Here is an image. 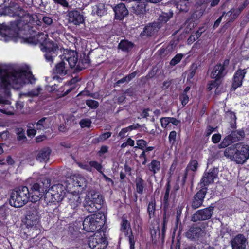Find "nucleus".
Masks as SVG:
<instances>
[{
	"label": "nucleus",
	"mask_w": 249,
	"mask_h": 249,
	"mask_svg": "<svg viewBox=\"0 0 249 249\" xmlns=\"http://www.w3.org/2000/svg\"><path fill=\"white\" fill-rule=\"evenodd\" d=\"M111 135V132H106V133H104L102 134H101L98 138H97V140H98V142H101V141H103L105 140H106L109 137H110Z\"/></svg>",
	"instance_id": "nucleus-53"
},
{
	"label": "nucleus",
	"mask_w": 249,
	"mask_h": 249,
	"mask_svg": "<svg viewBox=\"0 0 249 249\" xmlns=\"http://www.w3.org/2000/svg\"><path fill=\"white\" fill-rule=\"evenodd\" d=\"M173 15V11H169L167 13H162L159 17L158 23H165L170 19Z\"/></svg>",
	"instance_id": "nucleus-31"
},
{
	"label": "nucleus",
	"mask_w": 249,
	"mask_h": 249,
	"mask_svg": "<svg viewBox=\"0 0 249 249\" xmlns=\"http://www.w3.org/2000/svg\"><path fill=\"white\" fill-rule=\"evenodd\" d=\"M177 133L175 131H171L169 135V142L172 144H174L176 141Z\"/></svg>",
	"instance_id": "nucleus-52"
},
{
	"label": "nucleus",
	"mask_w": 249,
	"mask_h": 249,
	"mask_svg": "<svg viewBox=\"0 0 249 249\" xmlns=\"http://www.w3.org/2000/svg\"><path fill=\"white\" fill-rule=\"evenodd\" d=\"M229 60L226 59L224 61L222 64H219L215 65L211 73V77L213 79H215L216 80H218L223 77H224L226 74V71L225 68L229 64Z\"/></svg>",
	"instance_id": "nucleus-14"
},
{
	"label": "nucleus",
	"mask_w": 249,
	"mask_h": 249,
	"mask_svg": "<svg viewBox=\"0 0 249 249\" xmlns=\"http://www.w3.org/2000/svg\"><path fill=\"white\" fill-rule=\"evenodd\" d=\"M224 155L237 164H243L249 159V145L238 143L226 148Z\"/></svg>",
	"instance_id": "nucleus-4"
},
{
	"label": "nucleus",
	"mask_w": 249,
	"mask_h": 249,
	"mask_svg": "<svg viewBox=\"0 0 249 249\" xmlns=\"http://www.w3.org/2000/svg\"><path fill=\"white\" fill-rule=\"evenodd\" d=\"M218 81L215 80L214 81H212L209 86L208 89L209 90H211L214 87H216L218 86Z\"/></svg>",
	"instance_id": "nucleus-64"
},
{
	"label": "nucleus",
	"mask_w": 249,
	"mask_h": 249,
	"mask_svg": "<svg viewBox=\"0 0 249 249\" xmlns=\"http://www.w3.org/2000/svg\"><path fill=\"white\" fill-rule=\"evenodd\" d=\"M156 210V201L155 199H152L149 202L147 207V212L150 218L155 216V212Z\"/></svg>",
	"instance_id": "nucleus-32"
},
{
	"label": "nucleus",
	"mask_w": 249,
	"mask_h": 249,
	"mask_svg": "<svg viewBox=\"0 0 249 249\" xmlns=\"http://www.w3.org/2000/svg\"><path fill=\"white\" fill-rule=\"evenodd\" d=\"M2 14L11 17H18L19 19L11 22L10 25L0 24V34L7 36L11 30L16 31L24 29L28 23L33 21V16L23 10L17 3L10 2L9 5L4 8Z\"/></svg>",
	"instance_id": "nucleus-2"
},
{
	"label": "nucleus",
	"mask_w": 249,
	"mask_h": 249,
	"mask_svg": "<svg viewBox=\"0 0 249 249\" xmlns=\"http://www.w3.org/2000/svg\"><path fill=\"white\" fill-rule=\"evenodd\" d=\"M48 35L44 33H39L36 36V41L40 43L42 46L44 43L48 40L47 39Z\"/></svg>",
	"instance_id": "nucleus-38"
},
{
	"label": "nucleus",
	"mask_w": 249,
	"mask_h": 249,
	"mask_svg": "<svg viewBox=\"0 0 249 249\" xmlns=\"http://www.w3.org/2000/svg\"><path fill=\"white\" fill-rule=\"evenodd\" d=\"M218 172L217 168H213L209 169L207 172L205 173L200 183L201 188L206 187V186L213 182L214 179L217 176Z\"/></svg>",
	"instance_id": "nucleus-16"
},
{
	"label": "nucleus",
	"mask_w": 249,
	"mask_h": 249,
	"mask_svg": "<svg viewBox=\"0 0 249 249\" xmlns=\"http://www.w3.org/2000/svg\"><path fill=\"white\" fill-rule=\"evenodd\" d=\"M91 13L93 15L101 17L107 14V9L105 5L102 3H99L92 7Z\"/></svg>",
	"instance_id": "nucleus-25"
},
{
	"label": "nucleus",
	"mask_w": 249,
	"mask_h": 249,
	"mask_svg": "<svg viewBox=\"0 0 249 249\" xmlns=\"http://www.w3.org/2000/svg\"><path fill=\"white\" fill-rule=\"evenodd\" d=\"M77 53L76 52L71 50H64V54L63 55V58L62 60H66L68 59H70L71 58H72L74 56L77 55Z\"/></svg>",
	"instance_id": "nucleus-37"
},
{
	"label": "nucleus",
	"mask_w": 249,
	"mask_h": 249,
	"mask_svg": "<svg viewBox=\"0 0 249 249\" xmlns=\"http://www.w3.org/2000/svg\"><path fill=\"white\" fill-rule=\"evenodd\" d=\"M147 142L141 139L137 141V146L135 147V148H138L142 150H143L144 148L146 146Z\"/></svg>",
	"instance_id": "nucleus-48"
},
{
	"label": "nucleus",
	"mask_w": 249,
	"mask_h": 249,
	"mask_svg": "<svg viewBox=\"0 0 249 249\" xmlns=\"http://www.w3.org/2000/svg\"><path fill=\"white\" fill-rule=\"evenodd\" d=\"M89 164L90 165L91 168L92 167L94 168L101 174L103 173L102 171V166L100 163H99L96 161H91L89 162Z\"/></svg>",
	"instance_id": "nucleus-45"
},
{
	"label": "nucleus",
	"mask_w": 249,
	"mask_h": 249,
	"mask_svg": "<svg viewBox=\"0 0 249 249\" xmlns=\"http://www.w3.org/2000/svg\"><path fill=\"white\" fill-rule=\"evenodd\" d=\"M128 131H129V130H128V129L126 127L124 128L119 133L118 136H119L121 139H123L127 136L126 133Z\"/></svg>",
	"instance_id": "nucleus-58"
},
{
	"label": "nucleus",
	"mask_w": 249,
	"mask_h": 249,
	"mask_svg": "<svg viewBox=\"0 0 249 249\" xmlns=\"http://www.w3.org/2000/svg\"><path fill=\"white\" fill-rule=\"evenodd\" d=\"M207 190L206 187L201 188L194 195L191 202V207L193 209H196L202 205Z\"/></svg>",
	"instance_id": "nucleus-17"
},
{
	"label": "nucleus",
	"mask_w": 249,
	"mask_h": 249,
	"mask_svg": "<svg viewBox=\"0 0 249 249\" xmlns=\"http://www.w3.org/2000/svg\"><path fill=\"white\" fill-rule=\"evenodd\" d=\"M67 17L68 22L75 26H79L85 21L83 14L76 9L68 11Z\"/></svg>",
	"instance_id": "nucleus-12"
},
{
	"label": "nucleus",
	"mask_w": 249,
	"mask_h": 249,
	"mask_svg": "<svg viewBox=\"0 0 249 249\" xmlns=\"http://www.w3.org/2000/svg\"><path fill=\"white\" fill-rule=\"evenodd\" d=\"M77 164L78 166L81 168L82 169H85L89 172L92 171V168H91L90 165L89 164H83L78 162L77 163Z\"/></svg>",
	"instance_id": "nucleus-55"
},
{
	"label": "nucleus",
	"mask_w": 249,
	"mask_h": 249,
	"mask_svg": "<svg viewBox=\"0 0 249 249\" xmlns=\"http://www.w3.org/2000/svg\"><path fill=\"white\" fill-rule=\"evenodd\" d=\"M247 69H239L234 74L231 89L235 90L242 85L243 80L247 73Z\"/></svg>",
	"instance_id": "nucleus-19"
},
{
	"label": "nucleus",
	"mask_w": 249,
	"mask_h": 249,
	"mask_svg": "<svg viewBox=\"0 0 249 249\" xmlns=\"http://www.w3.org/2000/svg\"><path fill=\"white\" fill-rule=\"evenodd\" d=\"M133 47V44L127 40H122L119 44V48L123 51H128Z\"/></svg>",
	"instance_id": "nucleus-33"
},
{
	"label": "nucleus",
	"mask_w": 249,
	"mask_h": 249,
	"mask_svg": "<svg viewBox=\"0 0 249 249\" xmlns=\"http://www.w3.org/2000/svg\"><path fill=\"white\" fill-rule=\"evenodd\" d=\"M113 10L115 12V18L117 19L122 20L128 14V11L125 5L121 3L115 6Z\"/></svg>",
	"instance_id": "nucleus-22"
},
{
	"label": "nucleus",
	"mask_w": 249,
	"mask_h": 249,
	"mask_svg": "<svg viewBox=\"0 0 249 249\" xmlns=\"http://www.w3.org/2000/svg\"><path fill=\"white\" fill-rule=\"evenodd\" d=\"M103 203V197L99 193L94 191L89 192L86 195L83 202V206L86 211L94 213L99 209Z\"/></svg>",
	"instance_id": "nucleus-6"
},
{
	"label": "nucleus",
	"mask_w": 249,
	"mask_h": 249,
	"mask_svg": "<svg viewBox=\"0 0 249 249\" xmlns=\"http://www.w3.org/2000/svg\"><path fill=\"white\" fill-rule=\"evenodd\" d=\"M183 57V55L181 53L177 54L170 61V65L175 66L178 63Z\"/></svg>",
	"instance_id": "nucleus-46"
},
{
	"label": "nucleus",
	"mask_w": 249,
	"mask_h": 249,
	"mask_svg": "<svg viewBox=\"0 0 249 249\" xmlns=\"http://www.w3.org/2000/svg\"><path fill=\"white\" fill-rule=\"evenodd\" d=\"M0 112L7 115H12L14 114V108L9 106L7 107H3L2 108H0Z\"/></svg>",
	"instance_id": "nucleus-44"
},
{
	"label": "nucleus",
	"mask_w": 249,
	"mask_h": 249,
	"mask_svg": "<svg viewBox=\"0 0 249 249\" xmlns=\"http://www.w3.org/2000/svg\"><path fill=\"white\" fill-rule=\"evenodd\" d=\"M160 27V24L157 22L149 24L144 28L143 32L141 33L140 36L141 37L151 36L158 32Z\"/></svg>",
	"instance_id": "nucleus-21"
},
{
	"label": "nucleus",
	"mask_w": 249,
	"mask_h": 249,
	"mask_svg": "<svg viewBox=\"0 0 249 249\" xmlns=\"http://www.w3.org/2000/svg\"><path fill=\"white\" fill-rule=\"evenodd\" d=\"M204 235V229L196 225H192L185 233L186 237L193 241L198 240Z\"/></svg>",
	"instance_id": "nucleus-13"
},
{
	"label": "nucleus",
	"mask_w": 249,
	"mask_h": 249,
	"mask_svg": "<svg viewBox=\"0 0 249 249\" xmlns=\"http://www.w3.org/2000/svg\"><path fill=\"white\" fill-rule=\"evenodd\" d=\"M108 147L107 146H102L101 147V149L99 152V155L100 156H102V155L104 154L105 153H107L108 151Z\"/></svg>",
	"instance_id": "nucleus-63"
},
{
	"label": "nucleus",
	"mask_w": 249,
	"mask_h": 249,
	"mask_svg": "<svg viewBox=\"0 0 249 249\" xmlns=\"http://www.w3.org/2000/svg\"><path fill=\"white\" fill-rule=\"evenodd\" d=\"M50 180L48 178H44L41 180L34 183L31 190L34 195L32 196V201H37L39 200L46 192L43 200L47 205L55 204L56 202H59V198L54 196L52 192L48 190V187L50 186Z\"/></svg>",
	"instance_id": "nucleus-3"
},
{
	"label": "nucleus",
	"mask_w": 249,
	"mask_h": 249,
	"mask_svg": "<svg viewBox=\"0 0 249 249\" xmlns=\"http://www.w3.org/2000/svg\"><path fill=\"white\" fill-rule=\"evenodd\" d=\"M162 205L164 210V223H165L166 216V213L169 207V200H163Z\"/></svg>",
	"instance_id": "nucleus-49"
},
{
	"label": "nucleus",
	"mask_w": 249,
	"mask_h": 249,
	"mask_svg": "<svg viewBox=\"0 0 249 249\" xmlns=\"http://www.w3.org/2000/svg\"><path fill=\"white\" fill-rule=\"evenodd\" d=\"M26 224L28 228L36 229L38 227V217L36 213V214L33 213V215L29 213L26 217Z\"/></svg>",
	"instance_id": "nucleus-24"
},
{
	"label": "nucleus",
	"mask_w": 249,
	"mask_h": 249,
	"mask_svg": "<svg viewBox=\"0 0 249 249\" xmlns=\"http://www.w3.org/2000/svg\"><path fill=\"white\" fill-rule=\"evenodd\" d=\"M149 170L152 172L154 174L158 173L160 168V162L153 160L151 161V163L147 165Z\"/></svg>",
	"instance_id": "nucleus-30"
},
{
	"label": "nucleus",
	"mask_w": 249,
	"mask_h": 249,
	"mask_svg": "<svg viewBox=\"0 0 249 249\" xmlns=\"http://www.w3.org/2000/svg\"><path fill=\"white\" fill-rule=\"evenodd\" d=\"M105 217L98 213L85 218L83 222V229L87 232H93L101 228L104 223Z\"/></svg>",
	"instance_id": "nucleus-7"
},
{
	"label": "nucleus",
	"mask_w": 249,
	"mask_h": 249,
	"mask_svg": "<svg viewBox=\"0 0 249 249\" xmlns=\"http://www.w3.org/2000/svg\"><path fill=\"white\" fill-rule=\"evenodd\" d=\"M245 136L243 130L232 131L230 134L225 137L219 144V148H226L231 143L241 140Z\"/></svg>",
	"instance_id": "nucleus-10"
},
{
	"label": "nucleus",
	"mask_w": 249,
	"mask_h": 249,
	"mask_svg": "<svg viewBox=\"0 0 249 249\" xmlns=\"http://www.w3.org/2000/svg\"><path fill=\"white\" fill-rule=\"evenodd\" d=\"M247 244V239L241 234L237 235L231 240L232 249H245Z\"/></svg>",
	"instance_id": "nucleus-20"
},
{
	"label": "nucleus",
	"mask_w": 249,
	"mask_h": 249,
	"mask_svg": "<svg viewBox=\"0 0 249 249\" xmlns=\"http://www.w3.org/2000/svg\"><path fill=\"white\" fill-rule=\"evenodd\" d=\"M42 21L44 24H45L47 26L51 25L53 23V19L51 18L44 16L42 18Z\"/></svg>",
	"instance_id": "nucleus-57"
},
{
	"label": "nucleus",
	"mask_w": 249,
	"mask_h": 249,
	"mask_svg": "<svg viewBox=\"0 0 249 249\" xmlns=\"http://www.w3.org/2000/svg\"><path fill=\"white\" fill-rule=\"evenodd\" d=\"M182 207H179L177 209L176 217V225L177 226H178V223L180 222V218L182 213Z\"/></svg>",
	"instance_id": "nucleus-50"
},
{
	"label": "nucleus",
	"mask_w": 249,
	"mask_h": 249,
	"mask_svg": "<svg viewBox=\"0 0 249 249\" xmlns=\"http://www.w3.org/2000/svg\"><path fill=\"white\" fill-rule=\"evenodd\" d=\"M68 70L69 67L67 63L64 60H62L61 62L55 66V72L61 76L66 75L68 73Z\"/></svg>",
	"instance_id": "nucleus-26"
},
{
	"label": "nucleus",
	"mask_w": 249,
	"mask_h": 249,
	"mask_svg": "<svg viewBox=\"0 0 249 249\" xmlns=\"http://www.w3.org/2000/svg\"><path fill=\"white\" fill-rule=\"evenodd\" d=\"M107 245V239L102 232H96L89 242V246L91 249H104Z\"/></svg>",
	"instance_id": "nucleus-9"
},
{
	"label": "nucleus",
	"mask_w": 249,
	"mask_h": 249,
	"mask_svg": "<svg viewBox=\"0 0 249 249\" xmlns=\"http://www.w3.org/2000/svg\"><path fill=\"white\" fill-rule=\"evenodd\" d=\"M15 131L18 136L17 139L18 141H24L26 139L25 131L22 128H17Z\"/></svg>",
	"instance_id": "nucleus-39"
},
{
	"label": "nucleus",
	"mask_w": 249,
	"mask_h": 249,
	"mask_svg": "<svg viewBox=\"0 0 249 249\" xmlns=\"http://www.w3.org/2000/svg\"><path fill=\"white\" fill-rule=\"evenodd\" d=\"M35 78L31 72L21 69L10 70L9 68L0 64V92H3L6 96H10V89H19L27 83L33 84Z\"/></svg>",
	"instance_id": "nucleus-1"
},
{
	"label": "nucleus",
	"mask_w": 249,
	"mask_h": 249,
	"mask_svg": "<svg viewBox=\"0 0 249 249\" xmlns=\"http://www.w3.org/2000/svg\"><path fill=\"white\" fill-rule=\"evenodd\" d=\"M91 121L89 119H82L80 122V124L81 127H89L91 124Z\"/></svg>",
	"instance_id": "nucleus-51"
},
{
	"label": "nucleus",
	"mask_w": 249,
	"mask_h": 249,
	"mask_svg": "<svg viewBox=\"0 0 249 249\" xmlns=\"http://www.w3.org/2000/svg\"><path fill=\"white\" fill-rule=\"evenodd\" d=\"M144 180L141 178L136 179V186L137 192L140 194L143 193L144 188Z\"/></svg>",
	"instance_id": "nucleus-35"
},
{
	"label": "nucleus",
	"mask_w": 249,
	"mask_h": 249,
	"mask_svg": "<svg viewBox=\"0 0 249 249\" xmlns=\"http://www.w3.org/2000/svg\"><path fill=\"white\" fill-rule=\"evenodd\" d=\"M73 185L74 187L81 188L82 190L87 187V181L84 177L78 175L73 178Z\"/></svg>",
	"instance_id": "nucleus-28"
},
{
	"label": "nucleus",
	"mask_w": 249,
	"mask_h": 249,
	"mask_svg": "<svg viewBox=\"0 0 249 249\" xmlns=\"http://www.w3.org/2000/svg\"><path fill=\"white\" fill-rule=\"evenodd\" d=\"M28 188L26 186H22L16 190H14L11 194L9 203L11 206L18 208L26 204L30 198V195ZM34 195V193H33Z\"/></svg>",
	"instance_id": "nucleus-5"
},
{
	"label": "nucleus",
	"mask_w": 249,
	"mask_h": 249,
	"mask_svg": "<svg viewBox=\"0 0 249 249\" xmlns=\"http://www.w3.org/2000/svg\"><path fill=\"white\" fill-rule=\"evenodd\" d=\"M170 117H163L160 120L161 125L162 127L165 128L170 123Z\"/></svg>",
	"instance_id": "nucleus-54"
},
{
	"label": "nucleus",
	"mask_w": 249,
	"mask_h": 249,
	"mask_svg": "<svg viewBox=\"0 0 249 249\" xmlns=\"http://www.w3.org/2000/svg\"><path fill=\"white\" fill-rule=\"evenodd\" d=\"M24 106V102L23 101H19L17 102L16 107L17 109L21 110Z\"/></svg>",
	"instance_id": "nucleus-62"
},
{
	"label": "nucleus",
	"mask_w": 249,
	"mask_h": 249,
	"mask_svg": "<svg viewBox=\"0 0 249 249\" xmlns=\"http://www.w3.org/2000/svg\"><path fill=\"white\" fill-rule=\"evenodd\" d=\"M146 5L144 2H140L132 7L133 13L139 17L143 16L146 13Z\"/></svg>",
	"instance_id": "nucleus-29"
},
{
	"label": "nucleus",
	"mask_w": 249,
	"mask_h": 249,
	"mask_svg": "<svg viewBox=\"0 0 249 249\" xmlns=\"http://www.w3.org/2000/svg\"><path fill=\"white\" fill-rule=\"evenodd\" d=\"M179 100L183 106H185L189 101V96L185 93H182L179 96Z\"/></svg>",
	"instance_id": "nucleus-47"
},
{
	"label": "nucleus",
	"mask_w": 249,
	"mask_h": 249,
	"mask_svg": "<svg viewBox=\"0 0 249 249\" xmlns=\"http://www.w3.org/2000/svg\"><path fill=\"white\" fill-rule=\"evenodd\" d=\"M66 197L68 202L71 209H76L81 203L82 198L80 195L75 191L68 193Z\"/></svg>",
	"instance_id": "nucleus-18"
},
{
	"label": "nucleus",
	"mask_w": 249,
	"mask_h": 249,
	"mask_svg": "<svg viewBox=\"0 0 249 249\" xmlns=\"http://www.w3.org/2000/svg\"><path fill=\"white\" fill-rule=\"evenodd\" d=\"M213 207L209 206L205 209L197 210L192 216L191 220L193 222H197L210 219L213 212Z\"/></svg>",
	"instance_id": "nucleus-11"
},
{
	"label": "nucleus",
	"mask_w": 249,
	"mask_h": 249,
	"mask_svg": "<svg viewBox=\"0 0 249 249\" xmlns=\"http://www.w3.org/2000/svg\"><path fill=\"white\" fill-rule=\"evenodd\" d=\"M166 191L164 196L163 200H169V196L170 191V187L169 184L168 183L166 186Z\"/></svg>",
	"instance_id": "nucleus-60"
},
{
	"label": "nucleus",
	"mask_w": 249,
	"mask_h": 249,
	"mask_svg": "<svg viewBox=\"0 0 249 249\" xmlns=\"http://www.w3.org/2000/svg\"><path fill=\"white\" fill-rule=\"evenodd\" d=\"M46 118H42L36 123L35 128L37 130H44L48 127V124L46 122Z\"/></svg>",
	"instance_id": "nucleus-34"
},
{
	"label": "nucleus",
	"mask_w": 249,
	"mask_h": 249,
	"mask_svg": "<svg viewBox=\"0 0 249 249\" xmlns=\"http://www.w3.org/2000/svg\"><path fill=\"white\" fill-rule=\"evenodd\" d=\"M42 90V89L40 87H38L36 89H34L30 92L28 93H24L23 95L27 97H34L38 96L41 91Z\"/></svg>",
	"instance_id": "nucleus-40"
},
{
	"label": "nucleus",
	"mask_w": 249,
	"mask_h": 249,
	"mask_svg": "<svg viewBox=\"0 0 249 249\" xmlns=\"http://www.w3.org/2000/svg\"><path fill=\"white\" fill-rule=\"evenodd\" d=\"M221 135L219 134H214L212 136V141L214 143L219 142L221 140Z\"/></svg>",
	"instance_id": "nucleus-56"
},
{
	"label": "nucleus",
	"mask_w": 249,
	"mask_h": 249,
	"mask_svg": "<svg viewBox=\"0 0 249 249\" xmlns=\"http://www.w3.org/2000/svg\"><path fill=\"white\" fill-rule=\"evenodd\" d=\"M49 190L52 192L54 196L59 198L60 201L63 200L66 194L65 186L60 184L54 185Z\"/></svg>",
	"instance_id": "nucleus-23"
},
{
	"label": "nucleus",
	"mask_w": 249,
	"mask_h": 249,
	"mask_svg": "<svg viewBox=\"0 0 249 249\" xmlns=\"http://www.w3.org/2000/svg\"><path fill=\"white\" fill-rule=\"evenodd\" d=\"M86 105L91 109H96L99 106V103L93 100L89 99L86 101Z\"/></svg>",
	"instance_id": "nucleus-43"
},
{
	"label": "nucleus",
	"mask_w": 249,
	"mask_h": 249,
	"mask_svg": "<svg viewBox=\"0 0 249 249\" xmlns=\"http://www.w3.org/2000/svg\"><path fill=\"white\" fill-rule=\"evenodd\" d=\"M51 150L48 148H44L41 149L37 155L36 159L40 162L46 161L49 159Z\"/></svg>",
	"instance_id": "nucleus-27"
},
{
	"label": "nucleus",
	"mask_w": 249,
	"mask_h": 249,
	"mask_svg": "<svg viewBox=\"0 0 249 249\" xmlns=\"http://www.w3.org/2000/svg\"><path fill=\"white\" fill-rule=\"evenodd\" d=\"M240 13V10H238L237 9H231V10L229 11L227 13H225V18H226V17L228 16L230 17V16H231L232 14V16L231 19H229L228 20V22H232L234 19H235L238 16Z\"/></svg>",
	"instance_id": "nucleus-36"
},
{
	"label": "nucleus",
	"mask_w": 249,
	"mask_h": 249,
	"mask_svg": "<svg viewBox=\"0 0 249 249\" xmlns=\"http://www.w3.org/2000/svg\"><path fill=\"white\" fill-rule=\"evenodd\" d=\"M77 60L78 56L77 55L74 56L72 58L66 59L64 61L67 63V65H69L70 68H73L75 67V66H76L77 62Z\"/></svg>",
	"instance_id": "nucleus-41"
},
{
	"label": "nucleus",
	"mask_w": 249,
	"mask_h": 249,
	"mask_svg": "<svg viewBox=\"0 0 249 249\" xmlns=\"http://www.w3.org/2000/svg\"><path fill=\"white\" fill-rule=\"evenodd\" d=\"M55 3L59 4L64 7H68L69 3L66 0H53Z\"/></svg>",
	"instance_id": "nucleus-59"
},
{
	"label": "nucleus",
	"mask_w": 249,
	"mask_h": 249,
	"mask_svg": "<svg viewBox=\"0 0 249 249\" xmlns=\"http://www.w3.org/2000/svg\"><path fill=\"white\" fill-rule=\"evenodd\" d=\"M121 231L125 236H128L130 244V249H134L135 248L134 238L131 232L130 223L127 220L123 218L121 223Z\"/></svg>",
	"instance_id": "nucleus-15"
},
{
	"label": "nucleus",
	"mask_w": 249,
	"mask_h": 249,
	"mask_svg": "<svg viewBox=\"0 0 249 249\" xmlns=\"http://www.w3.org/2000/svg\"><path fill=\"white\" fill-rule=\"evenodd\" d=\"M41 49L45 53L44 56L46 60L48 62L52 63L58 50L57 44L48 39L44 43Z\"/></svg>",
	"instance_id": "nucleus-8"
},
{
	"label": "nucleus",
	"mask_w": 249,
	"mask_h": 249,
	"mask_svg": "<svg viewBox=\"0 0 249 249\" xmlns=\"http://www.w3.org/2000/svg\"><path fill=\"white\" fill-rule=\"evenodd\" d=\"M225 12H224L222 14V15L221 16H220L216 20V21L214 22V25H213V27L214 28H216L217 27L219 24L220 23L221 20H222V19L223 18V17H225Z\"/></svg>",
	"instance_id": "nucleus-61"
},
{
	"label": "nucleus",
	"mask_w": 249,
	"mask_h": 249,
	"mask_svg": "<svg viewBox=\"0 0 249 249\" xmlns=\"http://www.w3.org/2000/svg\"><path fill=\"white\" fill-rule=\"evenodd\" d=\"M198 168V162L196 160H192L187 166L186 170H190L192 171H196Z\"/></svg>",
	"instance_id": "nucleus-42"
}]
</instances>
